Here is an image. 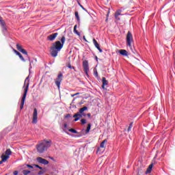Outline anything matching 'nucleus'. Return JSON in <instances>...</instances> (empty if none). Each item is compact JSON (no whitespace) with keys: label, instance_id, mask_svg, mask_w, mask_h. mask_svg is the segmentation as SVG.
Segmentation results:
<instances>
[{"label":"nucleus","instance_id":"f257e3e1","mask_svg":"<svg viewBox=\"0 0 175 175\" xmlns=\"http://www.w3.org/2000/svg\"><path fill=\"white\" fill-rule=\"evenodd\" d=\"M66 39L65 38V36H63L61 38L60 41H56L54 43L52 44V46L50 48V53L51 57H53L55 58L58 55V53L61 51L62 49V47H64V44H65V41Z\"/></svg>","mask_w":175,"mask_h":175},{"label":"nucleus","instance_id":"f03ea898","mask_svg":"<svg viewBox=\"0 0 175 175\" xmlns=\"http://www.w3.org/2000/svg\"><path fill=\"white\" fill-rule=\"evenodd\" d=\"M51 147V140L47 141L44 139L42 141L36 146L37 151L40 154H43L44 151H47V149Z\"/></svg>","mask_w":175,"mask_h":175},{"label":"nucleus","instance_id":"7ed1b4c3","mask_svg":"<svg viewBox=\"0 0 175 175\" xmlns=\"http://www.w3.org/2000/svg\"><path fill=\"white\" fill-rule=\"evenodd\" d=\"M29 77H27L25 80V83L23 85L24 88V94L23 95L21 101V110L24 109V103H25V98H27V94H28V88H29V80H28Z\"/></svg>","mask_w":175,"mask_h":175},{"label":"nucleus","instance_id":"20e7f679","mask_svg":"<svg viewBox=\"0 0 175 175\" xmlns=\"http://www.w3.org/2000/svg\"><path fill=\"white\" fill-rule=\"evenodd\" d=\"M126 40L127 46H129L131 50H132V44L133 43V36L132 35V33H131V31H128Z\"/></svg>","mask_w":175,"mask_h":175},{"label":"nucleus","instance_id":"39448f33","mask_svg":"<svg viewBox=\"0 0 175 175\" xmlns=\"http://www.w3.org/2000/svg\"><path fill=\"white\" fill-rule=\"evenodd\" d=\"M62 77H64V75L62 73L59 74L55 81V85L59 90V87L61 86V82L62 81Z\"/></svg>","mask_w":175,"mask_h":175},{"label":"nucleus","instance_id":"423d86ee","mask_svg":"<svg viewBox=\"0 0 175 175\" xmlns=\"http://www.w3.org/2000/svg\"><path fill=\"white\" fill-rule=\"evenodd\" d=\"M83 68L85 73L88 75V72H90V66L88 65V61L84 60L83 62Z\"/></svg>","mask_w":175,"mask_h":175},{"label":"nucleus","instance_id":"0eeeda50","mask_svg":"<svg viewBox=\"0 0 175 175\" xmlns=\"http://www.w3.org/2000/svg\"><path fill=\"white\" fill-rule=\"evenodd\" d=\"M38 122V109L35 108L33 109V120L32 123L33 124H36Z\"/></svg>","mask_w":175,"mask_h":175},{"label":"nucleus","instance_id":"6e6552de","mask_svg":"<svg viewBox=\"0 0 175 175\" xmlns=\"http://www.w3.org/2000/svg\"><path fill=\"white\" fill-rule=\"evenodd\" d=\"M58 36V33H54L47 36V40H50L53 42V40H55V38Z\"/></svg>","mask_w":175,"mask_h":175},{"label":"nucleus","instance_id":"1a4fd4ad","mask_svg":"<svg viewBox=\"0 0 175 175\" xmlns=\"http://www.w3.org/2000/svg\"><path fill=\"white\" fill-rule=\"evenodd\" d=\"M16 49H17V50H18V51H20L23 54H25V55H28V52H27V51H25V49H23L21 45H20L19 44H16Z\"/></svg>","mask_w":175,"mask_h":175},{"label":"nucleus","instance_id":"9d476101","mask_svg":"<svg viewBox=\"0 0 175 175\" xmlns=\"http://www.w3.org/2000/svg\"><path fill=\"white\" fill-rule=\"evenodd\" d=\"M36 160L39 163H42V165H49V161L42 157H37Z\"/></svg>","mask_w":175,"mask_h":175},{"label":"nucleus","instance_id":"9b49d317","mask_svg":"<svg viewBox=\"0 0 175 175\" xmlns=\"http://www.w3.org/2000/svg\"><path fill=\"white\" fill-rule=\"evenodd\" d=\"M121 12H122V10H118L116 12H115V18L116 20L120 21V17H118V16H122V14H121Z\"/></svg>","mask_w":175,"mask_h":175},{"label":"nucleus","instance_id":"f8f14e48","mask_svg":"<svg viewBox=\"0 0 175 175\" xmlns=\"http://www.w3.org/2000/svg\"><path fill=\"white\" fill-rule=\"evenodd\" d=\"M108 84H109V81H107V80H106L105 77H103V85H102V87H103V90H106L105 86L108 85Z\"/></svg>","mask_w":175,"mask_h":175},{"label":"nucleus","instance_id":"ddd939ff","mask_svg":"<svg viewBox=\"0 0 175 175\" xmlns=\"http://www.w3.org/2000/svg\"><path fill=\"white\" fill-rule=\"evenodd\" d=\"M154 166L153 164H150L148 169L146 171V174H150L151 173V171L152 170V167Z\"/></svg>","mask_w":175,"mask_h":175},{"label":"nucleus","instance_id":"4468645a","mask_svg":"<svg viewBox=\"0 0 175 175\" xmlns=\"http://www.w3.org/2000/svg\"><path fill=\"white\" fill-rule=\"evenodd\" d=\"M0 24L3 28V32H5L6 31V27L5 26V21H3L2 19H0Z\"/></svg>","mask_w":175,"mask_h":175},{"label":"nucleus","instance_id":"2eb2a0df","mask_svg":"<svg viewBox=\"0 0 175 175\" xmlns=\"http://www.w3.org/2000/svg\"><path fill=\"white\" fill-rule=\"evenodd\" d=\"M120 54H121V55H124V57H127L128 55V51H126V50L124 49H121L119 51Z\"/></svg>","mask_w":175,"mask_h":175},{"label":"nucleus","instance_id":"dca6fc26","mask_svg":"<svg viewBox=\"0 0 175 175\" xmlns=\"http://www.w3.org/2000/svg\"><path fill=\"white\" fill-rule=\"evenodd\" d=\"M10 157L8 155H2L1 156V159H2V161L3 162H6V161H8V159H9Z\"/></svg>","mask_w":175,"mask_h":175},{"label":"nucleus","instance_id":"f3484780","mask_svg":"<svg viewBox=\"0 0 175 175\" xmlns=\"http://www.w3.org/2000/svg\"><path fill=\"white\" fill-rule=\"evenodd\" d=\"M79 118V120H80V118H83V113H75L74 116H73V118Z\"/></svg>","mask_w":175,"mask_h":175},{"label":"nucleus","instance_id":"a211bd4d","mask_svg":"<svg viewBox=\"0 0 175 175\" xmlns=\"http://www.w3.org/2000/svg\"><path fill=\"white\" fill-rule=\"evenodd\" d=\"M86 110H88V107H82V108H81V109H79V113H80L81 114H83V113H84V111H85Z\"/></svg>","mask_w":175,"mask_h":175},{"label":"nucleus","instance_id":"6ab92c4d","mask_svg":"<svg viewBox=\"0 0 175 175\" xmlns=\"http://www.w3.org/2000/svg\"><path fill=\"white\" fill-rule=\"evenodd\" d=\"M106 143H107V139H105L104 141H103L100 144V148H105V144H106Z\"/></svg>","mask_w":175,"mask_h":175},{"label":"nucleus","instance_id":"aec40b11","mask_svg":"<svg viewBox=\"0 0 175 175\" xmlns=\"http://www.w3.org/2000/svg\"><path fill=\"white\" fill-rule=\"evenodd\" d=\"M77 25H75L74 26V33H76V35H78V36H80V33L77 31Z\"/></svg>","mask_w":175,"mask_h":175},{"label":"nucleus","instance_id":"412c9836","mask_svg":"<svg viewBox=\"0 0 175 175\" xmlns=\"http://www.w3.org/2000/svg\"><path fill=\"white\" fill-rule=\"evenodd\" d=\"M93 43L94 44L95 47L99 46V43H98V41H96V40H95V38L93 39Z\"/></svg>","mask_w":175,"mask_h":175},{"label":"nucleus","instance_id":"4be33fe9","mask_svg":"<svg viewBox=\"0 0 175 175\" xmlns=\"http://www.w3.org/2000/svg\"><path fill=\"white\" fill-rule=\"evenodd\" d=\"M132 126H133V122L130 123L129 126L127 129L128 132H131V131H132Z\"/></svg>","mask_w":175,"mask_h":175},{"label":"nucleus","instance_id":"5701e85b","mask_svg":"<svg viewBox=\"0 0 175 175\" xmlns=\"http://www.w3.org/2000/svg\"><path fill=\"white\" fill-rule=\"evenodd\" d=\"M5 155H8L9 157V155H12V150H10V149H7L5 151Z\"/></svg>","mask_w":175,"mask_h":175},{"label":"nucleus","instance_id":"b1692460","mask_svg":"<svg viewBox=\"0 0 175 175\" xmlns=\"http://www.w3.org/2000/svg\"><path fill=\"white\" fill-rule=\"evenodd\" d=\"M91 131V124H88V127L86 129V133H88Z\"/></svg>","mask_w":175,"mask_h":175},{"label":"nucleus","instance_id":"393cba45","mask_svg":"<svg viewBox=\"0 0 175 175\" xmlns=\"http://www.w3.org/2000/svg\"><path fill=\"white\" fill-rule=\"evenodd\" d=\"M30 173H31V171H29V170H25L23 171V174L24 175H28V174H29Z\"/></svg>","mask_w":175,"mask_h":175},{"label":"nucleus","instance_id":"a878e982","mask_svg":"<svg viewBox=\"0 0 175 175\" xmlns=\"http://www.w3.org/2000/svg\"><path fill=\"white\" fill-rule=\"evenodd\" d=\"M75 17H76L77 21H80V16H79V12H75Z\"/></svg>","mask_w":175,"mask_h":175},{"label":"nucleus","instance_id":"bb28decb","mask_svg":"<svg viewBox=\"0 0 175 175\" xmlns=\"http://www.w3.org/2000/svg\"><path fill=\"white\" fill-rule=\"evenodd\" d=\"M81 123L82 125H84L85 124H87V120L81 119Z\"/></svg>","mask_w":175,"mask_h":175},{"label":"nucleus","instance_id":"cd10ccee","mask_svg":"<svg viewBox=\"0 0 175 175\" xmlns=\"http://www.w3.org/2000/svg\"><path fill=\"white\" fill-rule=\"evenodd\" d=\"M63 131H64V132H66V131H68V124H64Z\"/></svg>","mask_w":175,"mask_h":175},{"label":"nucleus","instance_id":"c85d7f7f","mask_svg":"<svg viewBox=\"0 0 175 175\" xmlns=\"http://www.w3.org/2000/svg\"><path fill=\"white\" fill-rule=\"evenodd\" d=\"M69 132H71V133H77V131L73 129H68Z\"/></svg>","mask_w":175,"mask_h":175},{"label":"nucleus","instance_id":"c756f323","mask_svg":"<svg viewBox=\"0 0 175 175\" xmlns=\"http://www.w3.org/2000/svg\"><path fill=\"white\" fill-rule=\"evenodd\" d=\"M19 58L21 59V61H23V62H25V59H24V57H23L22 55H21L19 56Z\"/></svg>","mask_w":175,"mask_h":175},{"label":"nucleus","instance_id":"7c9ffc66","mask_svg":"<svg viewBox=\"0 0 175 175\" xmlns=\"http://www.w3.org/2000/svg\"><path fill=\"white\" fill-rule=\"evenodd\" d=\"M100 53H103V51L100 49V46H96V47Z\"/></svg>","mask_w":175,"mask_h":175},{"label":"nucleus","instance_id":"2f4dec72","mask_svg":"<svg viewBox=\"0 0 175 175\" xmlns=\"http://www.w3.org/2000/svg\"><path fill=\"white\" fill-rule=\"evenodd\" d=\"M36 167H38V169H40V170H42L43 168L38 165H36Z\"/></svg>","mask_w":175,"mask_h":175},{"label":"nucleus","instance_id":"473e14b6","mask_svg":"<svg viewBox=\"0 0 175 175\" xmlns=\"http://www.w3.org/2000/svg\"><path fill=\"white\" fill-rule=\"evenodd\" d=\"M27 167H29L30 169L33 168V167L32 165H29V164H27Z\"/></svg>","mask_w":175,"mask_h":175},{"label":"nucleus","instance_id":"72a5a7b5","mask_svg":"<svg viewBox=\"0 0 175 175\" xmlns=\"http://www.w3.org/2000/svg\"><path fill=\"white\" fill-rule=\"evenodd\" d=\"M80 6L83 9V10H85V12H87V10L83 5H80Z\"/></svg>","mask_w":175,"mask_h":175},{"label":"nucleus","instance_id":"f704fd0d","mask_svg":"<svg viewBox=\"0 0 175 175\" xmlns=\"http://www.w3.org/2000/svg\"><path fill=\"white\" fill-rule=\"evenodd\" d=\"M14 53H16V55H18L20 54V52L17 51L16 50H14Z\"/></svg>","mask_w":175,"mask_h":175},{"label":"nucleus","instance_id":"c9c22d12","mask_svg":"<svg viewBox=\"0 0 175 175\" xmlns=\"http://www.w3.org/2000/svg\"><path fill=\"white\" fill-rule=\"evenodd\" d=\"M69 68V69H75V67H72V66L70 64L68 66Z\"/></svg>","mask_w":175,"mask_h":175},{"label":"nucleus","instance_id":"e433bc0d","mask_svg":"<svg viewBox=\"0 0 175 175\" xmlns=\"http://www.w3.org/2000/svg\"><path fill=\"white\" fill-rule=\"evenodd\" d=\"M79 120H80V118L76 117L75 119L74 120V121H75V122L79 121Z\"/></svg>","mask_w":175,"mask_h":175},{"label":"nucleus","instance_id":"4c0bfd02","mask_svg":"<svg viewBox=\"0 0 175 175\" xmlns=\"http://www.w3.org/2000/svg\"><path fill=\"white\" fill-rule=\"evenodd\" d=\"M18 174V171H14V175H17Z\"/></svg>","mask_w":175,"mask_h":175},{"label":"nucleus","instance_id":"58836bf2","mask_svg":"<svg viewBox=\"0 0 175 175\" xmlns=\"http://www.w3.org/2000/svg\"><path fill=\"white\" fill-rule=\"evenodd\" d=\"M94 75L96 76V77H98V72H97V71H96V72H94Z\"/></svg>","mask_w":175,"mask_h":175},{"label":"nucleus","instance_id":"ea45409f","mask_svg":"<svg viewBox=\"0 0 175 175\" xmlns=\"http://www.w3.org/2000/svg\"><path fill=\"white\" fill-rule=\"evenodd\" d=\"M87 116L90 118L91 117V113H87Z\"/></svg>","mask_w":175,"mask_h":175},{"label":"nucleus","instance_id":"a19ab883","mask_svg":"<svg viewBox=\"0 0 175 175\" xmlns=\"http://www.w3.org/2000/svg\"><path fill=\"white\" fill-rule=\"evenodd\" d=\"M3 162H5V161H3L2 160L0 161V165H2V163H3Z\"/></svg>","mask_w":175,"mask_h":175},{"label":"nucleus","instance_id":"79ce46f5","mask_svg":"<svg viewBox=\"0 0 175 175\" xmlns=\"http://www.w3.org/2000/svg\"><path fill=\"white\" fill-rule=\"evenodd\" d=\"M71 96H72V98H73L74 96H76V94H72Z\"/></svg>","mask_w":175,"mask_h":175},{"label":"nucleus","instance_id":"37998d69","mask_svg":"<svg viewBox=\"0 0 175 175\" xmlns=\"http://www.w3.org/2000/svg\"><path fill=\"white\" fill-rule=\"evenodd\" d=\"M31 69H32V66H31V63H30V68H29V70H31Z\"/></svg>","mask_w":175,"mask_h":175},{"label":"nucleus","instance_id":"c03bdc74","mask_svg":"<svg viewBox=\"0 0 175 175\" xmlns=\"http://www.w3.org/2000/svg\"><path fill=\"white\" fill-rule=\"evenodd\" d=\"M42 171H40L39 172H38V174H42Z\"/></svg>","mask_w":175,"mask_h":175},{"label":"nucleus","instance_id":"a18cd8bd","mask_svg":"<svg viewBox=\"0 0 175 175\" xmlns=\"http://www.w3.org/2000/svg\"><path fill=\"white\" fill-rule=\"evenodd\" d=\"M84 40H85V42H87V40H85V37H83Z\"/></svg>","mask_w":175,"mask_h":175},{"label":"nucleus","instance_id":"49530a36","mask_svg":"<svg viewBox=\"0 0 175 175\" xmlns=\"http://www.w3.org/2000/svg\"><path fill=\"white\" fill-rule=\"evenodd\" d=\"M80 93H76L75 95H79Z\"/></svg>","mask_w":175,"mask_h":175},{"label":"nucleus","instance_id":"de8ad7c7","mask_svg":"<svg viewBox=\"0 0 175 175\" xmlns=\"http://www.w3.org/2000/svg\"><path fill=\"white\" fill-rule=\"evenodd\" d=\"M83 117H85V114L83 113Z\"/></svg>","mask_w":175,"mask_h":175},{"label":"nucleus","instance_id":"09e8293b","mask_svg":"<svg viewBox=\"0 0 175 175\" xmlns=\"http://www.w3.org/2000/svg\"><path fill=\"white\" fill-rule=\"evenodd\" d=\"M18 57H20V55H21V53L18 54Z\"/></svg>","mask_w":175,"mask_h":175}]
</instances>
